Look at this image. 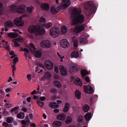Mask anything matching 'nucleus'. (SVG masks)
Wrapping results in <instances>:
<instances>
[{
	"label": "nucleus",
	"instance_id": "nucleus-31",
	"mask_svg": "<svg viewBox=\"0 0 127 127\" xmlns=\"http://www.w3.org/2000/svg\"><path fill=\"white\" fill-rule=\"evenodd\" d=\"M70 105L68 103H66L65 104V106L63 109V111L65 112H67L69 108Z\"/></svg>",
	"mask_w": 127,
	"mask_h": 127
},
{
	"label": "nucleus",
	"instance_id": "nucleus-36",
	"mask_svg": "<svg viewBox=\"0 0 127 127\" xmlns=\"http://www.w3.org/2000/svg\"><path fill=\"white\" fill-rule=\"evenodd\" d=\"M54 85L56 87L59 88H60L61 87L62 85L61 83L58 81H55L54 83Z\"/></svg>",
	"mask_w": 127,
	"mask_h": 127
},
{
	"label": "nucleus",
	"instance_id": "nucleus-21",
	"mask_svg": "<svg viewBox=\"0 0 127 127\" xmlns=\"http://www.w3.org/2000/svg\"><path fill=\"white\" fill-rule=\"evenodd\" d=\"M29 48L30 51L31 53H33L36 50V48L34 44L32 43H31L29 44Z\"/></svg>",
	"mask_w": 127,
	"mask_h": 127
},
{
	"label": "nucleus",
	"instance_id": "nucleus-8",
	"mask_svg": "<svg viewBox=\"0 0 127 127\" xmlns=\"http://www.w3.org/2000/svg\"><path fill=\"white\" fill-rule=\"evenodd\" d=\"M84 29V26L83 25H82L75 26L72 28L71 30L74 32L77 33L83 31Z\"/></svg>",
	"mask_w": 127,
	"mask_h": 127
},
{
	"label": "nucleus",
	"instance_id": "nucleus-48",
	"mask_svg": "<svg viewBox=\"0 0 127 127\" xmlns=\"http://www.w3.org/2000/svg\"><path fill=\"white\" fill-rule=\"evenodd\" d=\"M24 51L25 52V57H27L29 56L28 53L29 52V50L27 49L24 48Z\"/></svg>",
	"mask_w": 127,
	"mask_h": 127
},
{
	"label": "nucleus",
	"instance_id": "nucleus-57",
	"mask_svg": "<svg viewBox=\"0 0 127 127\" xmlns=\"http://www.w3.org/2000/svg\"><path fill=\"white\" fill-rule=\"evenodd\" d=\"M18 58L17 57H15L14 58V62L13 63L15 64L17 62V61H18Z\"/></svg>",
	"mask_w": 127,
	"mask_h": 127
},
{
	"label": "nucleus",
	"instance_id": "nucleus-9",
	"mask_svg": "<svg viewBox=\"0 0 127 127\" xmlns=\"http://www.w3.org/2000/svg\"><path fill=\"white\" fill-rule=\"evenodd\" d=\"M44 65L45 66L48 70L52 69L53 67V63L50 60L45 61L44 63Z\"/></svg>",
	"mask_w": 127,
	"mask_h": 127
},
{
	"label": "nucleus",
	"instance_id": "nucleus-4",
	"mask_svg": "<svg viewBox=\"0 0 127 127\" xmlns=\"http://www.w3.org/2000/svg\"><path fill=\"white\" fill-rule=\"evenodd\" d=\"M26 17L27 15L25 14L19 18H15L14 20V23L16 26L18 27H22L24 25V23L22 19L23 17Z\"/></svg>",
	"mask_w": 127,
	"mask_h": 127
},
{
	"label": "nucleus",
	"instance_id": "nucleus-24",
	"mask_svg": "<svg viewBox=\"0 0 127 127\" xmlns=\"http://www.w3.org/2000/svg\"><path fill=\"white\" fill-rule=\"evenodd\" d=\"M78 40L75 37H73L72 39V43L75 48H76L78 46Z\"/></svg>",
	"mask_w": 127,
	"mask_h": 127
},
{
	"label": "nucleus",
	"instance_id": "nucleus-18",
	"mask_svg": "<svg viewBox=\"0 0 127 127\" xmlns=\"http://www.w3.org/2000/svg\"><path fill=\"white\" fill-rule=\"evenodd\" d=\"M62 125V122L58 121H54L51 124V125L53 127H60Z\"/></svg>",
	"mask_w": 127,
	"mask_h": 127
},
{
	"label": "nucleus",
	"instance_id": "nucleus-10",
	"mask_svg": "<svg viewBox=\"0 0 127 127\" xmlns=\"http://www.w3.org/2000/svg\"><path fill=\"white\" fill-rule=\"evenodd\" d=\"M60 44L61 46L62 47L65 48L68 47L69 45L68 41L66 39H64L61 40Z\"/></svg>",
	"mask_w": 127,
	"mask_h": 127
},
{
	"label": "nucleus",
	"instance_id": "nucleus-16",
	"mask_svg": "<svg viewBox=\"0 0 127 127\" xmlns=\"http://www.w3.org/2000/svg\"><path fill=\"white\" fill-rule=\"evenodd\" d=\"M58 6H59V7L54 5L51 7V12L52 14H55L59 11V8L60 7H59V5Z\"/></svg>",
	"mask_w": 127,
	"mask_h": 127
},
{
	"label": "nucleus",
	"instance_id": "nucleus-43",
	"mask_svg": "<svg viewBox=\"0 0 127 127\" xmlns=\"http://www.w3.org/2000/svg\"><path fill=\"white\" fill-rule=\"evenodd\" d=\"M2 47L8 51H9L10 49V46L8 44H3Z\"/></svg>",
	"mask_w": 127,
	"mask_h": 127
},
{
	"label": "nucleus",
	"instance_id": "nucleus-58",
	"mask_svg": "<svg viewBox=\"0 0 127 127\" xmlns=\"http://www.w3.org/2000/svg\"><path fill=\"white\" fill-rule=\"evenodd\" d=\"M85 80L86 82H90V80L88 76H86L85 78Z\"/></svg>",
	"mask_w": 127,
	"mask_h": 127
},
{
	"label": "nucleus",
	"instance_id": "nucleus-34",
	"mask_svg": "<svg viewBox=\"0 0 127 127\" xmlns=\"http://www.w3.org/2000/svg\"><path fill=\"white\" fill-rule=\"evenodd\" d=\"M25 114L23 112H20L17 115V117L19 119H23L25 117Z\"/></svg>",
	"mask_w": 127,
	"mask_h": 127
},
{
	"label": "nucleus",
	"instance_id": "nucleus-46",
	"mask_svg": "<svg viewBox=\"0 0 127 127\" xmlns=\"http://www.w3.org/2000/svg\"><path fill=\"white\" fill-rule=\"evenodd\" d=\"M84 120V118L82 116H79L78 118V121L79 123H81Z\"/></svg>",
	"mask_w": 127,
	"mask_h": 127
},
{
	"label": "nucleus",
	"instance_id": "nucleus-51",
	"mask_svg": "<svg viewBox=\"0 0 127 127\" xmlns=\"http://www.w3.org/2000/svg\"><path fill=\"white\" fill-rule=\"evenodd\" d=\"M27 77L29 81H31L32 80V76L31 74H28L27 75Z\"/></svg>",
	"mask_w": 127,
	"mask_h": 127
},
{
	"label": "nucleus",
	"instance_id": "nucleus-19",
	"mask_svg": "<svg viewBox=\"0 0 127 127\" xmlns=\"http://www.w3.org/2000/svg\"><path fill=\"white\" fill-rule=\"evenodd\" d=\"M9 12H13L16 11L17 12V6L13 5L8 7Z\"/></svg>",
	"mask_w": 127,
	"mask_h": 127
},
{
	"label": "nucleus",
	"instance_id": "nucleus-42",
	"mask_svg": "<svg viewBox=\"0 0 127 127\" xmlns=\"http://www.w3.org/2000/svg\"><path fill=\"white\" fill-rule=\"evenodd\" d=\"M12 41V43H14L15 47H19L20 46V44L18 42V41L16 40V39H14Z\"/></svg>",
	"mask_w": 127,
	"mask_h": 127
},
{
	"label": "nucleus",
	"instance_id": "nucleus-44",
	"mask_svg": "<svg viewBox=\"0 0 127 127\" xmlns=\"http://www.w3.org/2000/svg\"><path fill=\"white\" fill-rule=\"evenodd\" d=\"M52 76L51 74L49 72H46L45 73V78H49Z\"/></svg>",
	"mask_w": 127,
	"mask_h": 127
},
{
	"label": "nucleus",
	"instance_id": "nucleus-17",
	"mask_svg": "<svg viewBox=\"0 0 127 127\" xmlns=\"http://www.w3.org/2000/svg\"><path fill=\"white\" fill-rule=\"evenodd\" d=\"M77 69V65L74 64H70L69 68V71L70 73L75 71Z\"/></svg>",
	"mask_w": 127,
	"mask_h": 127
},
{
	"label": "nucleus",
	"instance_id": "nucleus-45",
	"mask_svg": "<svg viewBox=\"0 0 127 127\" xmlns=\"http://www.w3.org/2000/svg\"><path fill=\"white\" fill-rule=\"evenodd\" d=\"M13 120V118L11 117H7L6 119V121L8 123H12Z\"/></svg>",
	"mask_w": 127,
	"mask_h": 127
},
{
	"label": "nucleus",
	"instance_id": "nucleus-64",
	"mask_svg": "<svg viewBox=\"0 0 127 127\" xmlns=\"http://www.w3.org/2000/svg\"><path fill=\"white\" fill-rule=\"evenodd\" d=\"M35 68L36 69L35 70V72H38V73L40 72V71H39L40 69L38 68V67H36Z\"/></svg>",
	"mask_w": 127,
	"mask_h": 127
},
{
	"label": "nucleus",
	"instance_id": "nucleus-37",
	"mask_svg": "<svg viewBox=\"0 0 127 127\" xmlns=\"http://www.w3.org/2000/svg\"><path fill=\"white\" fill-rule=\"evenodd\" d=\"M19 109L18 107H15L11 110V112L13 114H16L18 112V110Z\"/></svg>",
	"mask_w": 127,
	"mask_h": 127
},
{
	"label": "nucleus",
	"instance_id": "nucleus-47",
	"mask_svg": "<svg viewBox=\"0 0 127 127\" xmlns=\"http://www.w3.org/2000/svg\"><path fill=\"white\" fill-rule=\"evenodd\" d=\"M37 103L38 105L41 107L43 106L44 104V103L43 102L39 100H37Z\"/></svg>",
	"mask_w": 127,
	"mask_h": 127
},
{
	"label": "nucleus",
	"instance_id": "nucleus-14",
	"mask_svg": "<svg viewBox=\"0 0 127 127\" xmlns=\"http://www.w3.org/2000/svg\"><path fill=\"white\" fill-rule=\"evenodd\" d=\"M87 35L86 33H84L81 35L79 39L80 43L82 44H84L86 43L87 41L86 39V36Z\"/></svg>",
	"mask_w": 127,
	"mask_h": 127
},
{
	"label": "nucleus",
	"instance_id": "nucleus-39",
	"mask_svg": "<svg viewBox=\"0 0 127 127\" xmlns=\"http://www.w3.org/2000/svg\"><path fill=\"white\" fill-rule=\"evenodd\" d=\"M72 121V119L71 117L70 116H68L65 121V122L66 124H68L71 122Z\"/></svg>",
	"mask_w": 127,
	"mask_h": 127
},
{
	"label": "nucleus",
	"instance_id": "nucleus-56",
	"mask_svg": "<svg viewBox=\"0 0 127 127\" xmlns=\"http://www.w3.org/2000/svg\"><path fill=\"white\" fill-rule=\"evenodd\" d=\"M14 53V52L13 51H9L8 53L9 54H8V55H13Z\"/></svg>",
	"mask_w": 127,
	"mask_h": 127
},
{
	"label": "nucleus",
	"instance_id": "nucleus-11",
	"mask_svg": "<svg viewBox=\"0 0 127 127\" xmlns=\"http://www.w3.org/2000/svg\"><path fill=\"white\" fill-rule=\"evenodd\" d=\"M85 7L87 10H90L92 8H95L94 3L92 1L88 2L85 5Z\"/></svg>",
	"mask_w": 127,
	"mask_h": 127
},
{
	"label": "nucleus",
	"instance_id": "nucleus-13",
	"mask_svg": "<svg viewBox=\"0 0 127 127\" xmlns=\"http://www.w3.org/2000/svg\"><path fill=\"white\" fill-rule=\"evenodd\" d=\"M26 8V5L24 4L20 5L17 6V12L19 14H22L25 12Z\"/></svg>",
	"mask_w": 127,
	"mask_h": 127
},
{
	"label": "nucleus",
	"instance_id": "nucleus-2",
	"mask_svg": "<svg viewBox=\"0 0 127 127\" xmlns=\"http://www.w3.org/2000/svg\"><path fill=\"white\" fill-rule=\"evenodd\" d=\"M28 31L29 33L34 34L35 36H39L45 33V30L43 29L41 25H32L28 27Z\"/></svg>",
	"mask_w": 127,
	"mask_h": 127
},
{
	"label": "nucleus",
	"instance_id": "nucleus-55",
	"mask_svg": "<svg viewBox=\"0 0 127 127\" xmlns=\"http://www.w3.org/2000/svg\"><path fill=\"white\" fill-rule=\"evenodd\" d=\"M27 36L29 37L30 38L32 39L34 38V36L32 34H27Z\"/></svg>",
	"mask_w": 127,
	"mask_h": 127
},
{
	"label": "nucleus",
	"instance_id": "nucleus-22",
	"mask_svg": "<svg viewBox=\"0 0 127 127\" xmlns=\"http://www.w3.org/2000/svg\"><path fill=\"white\" fill-rule=\"evenodd\" d=\"M40 7L42 9L47 11L49 8V5L47 3H44L41 4Z\"/></svg>",
	"mask_w": 127,
	"mask_h": 127
},
{
	"label": "nucleus",
	"instance_id": "nucleus-60",
	"mask_svg": "<svg viewBox=\"0 0 127 127\" xmlns=\"http://www.w3.org/2000/svg\"><path fill=\"white\" fill-rule=\"evenodd\" d=\"M54 77L56 79H58L59 78V76L57 75H54Z\"/></svg>",
	"mask_w": 127,
	"mask_h": 127
},
{
	"label": "nucleus",
	"instance_id": "nucleus-6",
	"mask_svg": "<svg viewBox=\"0 0 127 127\" xmlns=\"http://www.w3.org/2000/svg\"><path fill=\"white\" fill-rule=\"evenodd\" d=\"M46 21L45 19L43 17H41L39 20V22L40 24L41 25V27L43 28V27H45L46 28H49L52 25V23L49 22L45 25L44 24V23Z\"/></svg>",
	"mask_w": 127,
	"mask_h": 127
},
{
	"label": "nucleus",
	"instance_id": "nucleus-40",
	"mask_svg": "<svg viewBox=\"0 0 127 127\" xmlns=\"http://www.w3.org/2000/svg\"><path fill=\"white\" fill-rule=\"evenodd\" d=\"M89 72L88 71H86V70H83L81 71V74L82 77H83L86 75L88 74Z\"/></svg>",
	"mask_w": 127,
	"mask_h": 127
},
{
	"label": "nucleus",
	"instance_id": "nucleus-3",
	"mask_svg": "<svg viewBox=\"0 0 127 127\" xmlns=\"http://www.w3.org/2000/svg\"><path fill=\"white\" fill-rule=\"evenodd\" d=\"M56 3L59 7L62 8H66L70 4V0H56Z\"/></svg>",
	"mask_w": 127,
	"mask_h": 127
},
{
	"label": "nucleus",
	"instance_id": "nucleus-23",
	"mask_svg": "<svg viewBox=\"0 0 127 127\" xmlns=\"http://www.w3.org/2000/svg\"><path fill=\"white\" fill-rule=\"evenodd\" d=\"M37 58H39L41 56L42 53L41 51L39 50L34 51V52L32 53Z\"/></svg>",
	"mask_w": 127,
	"mask_h": 127
},
{
	"label": "nucleus",
	"instance_id": "nucleus-12",
	"mask_svg": "<svg viewBox=\"0 0 127 127\" xmlns=\"http://www.w3.org/2000/svg\"><path fill=\"white\" fill-rule=\"evenodd\" d=\"M84 88L85 92L88 94H91L93 92V88L89 85H85Z\"/></svg>",
	"mask_w": 127,
	"mask_h": 127
},
{
	"label": "nucleus",
	"instance_id": "nucleus-28",
	"mask_svg": "<svg viewBox=\"0 0 127 127\" xmlns=\"http://www.w3.org/2000/svg\"><path fill=\"white\" fill-rule=\"evenodd\" d=\"M49 106L52 108H58L59 107V105L57 103L54 102H51L49 105Z\"/></svg>",
	"mask_w": 127,
	"mask_h": 127
},
{
	"label": "nucleus",
	"instance_id": "nucleus-49",
	"mask_svg": "<svg viewBox=\"0 0 127 127\" xmlns=\"http://www.w3.org/2000/svg\"><path fill=\"white\" fill-rule=\"evenodd\" d=\"M15 39H16V40L19 42H21L24 40V39L22 37L17 38Z\"/></svg>",
	"mask_w": 127,
	"mask_h": 127
},
{
	"label": "nucleus",
	"instance_id": "nucleus-5",
	"mask_svg": "<svg viewBox=\"0 0 127 127\" xmlns=\"http://www.w3.org/2000/svg\"><path fill=\"white\" fill-rule=\"evenodd\" d=\"M50 34L53 38H56L58 37L60 34L59 29L56 27H53L50 30Z\"/></svg>",
	"mask_w": 127,
	"mask_h": 127
},
{
	"label": "nucleus",
	"instance_id": "nucleus-25",
	"mask_svg": "<svg viewBox=\"0 0 127 127\" xmlns=\"http://www.w3.org/2000/svg\"><path fill=\"white\" fill-rule=\"evenodd\" d=\"M85 119L87 121H89L92 117V115L91 113L89 112L86 113L84 116Z\"/></svg>",
	"mask_w": 127,
	"mask_h": 127
},
{
	"label": "nucleus",
	"instance_id": "nucleus-52",
	"mask_svg": "<svg viewBox=\"0 0 127 127\" xmlns=\"http://www.w3.org/2000/svg\"><path fill=\"white\" fill-rule=\"evenodd\" d=\"M12 90V88H8L5 89V91L6 93H8L11 91Z\"/></svg>",
	"mask_w": 127,
	"mask_h": 127
},
{
	"label": "nucleus",
	"instance_id": "nucleus-38",
	"mask_svg": "<svg viewBox=\"0 0 127 127\" xmlns=\"http://www.w3.org/2000/svg\"><path fill=\"white\" fill-rule=\"evenodd\" d=\"M83 109L85 112H87L89 109V107L87 104H86L83 107Z\"/></svg>",
	"mask_w": 127,
	"mask_h": 127
},
{
	"label": "nucleus",
	"instance_id": "nucleus-50",
	"mask_svg": "<svg viewBox=\"0 0 127 127\" xmlns=\"http://www.w3.org/2000/svg\"><path fill=\"white\" fill-rule=\"evenodd\" d=\"M2 4L1 3H0V15L3 13V8H2Z\"/></svg>",
	"mask_w": 127,
	"mask_h": 127
},
{
	"label": "nucleus",
	"instance_id": "nucleus-20",
	"mask_svg": "<svg viewBox=\"0 0 127 127\" xmlns=\"http://www.w3.org/2000/svg\"><path fill=\"white\" fill-rule=\"evenodd\" d=\"M65 114H62L58 115L57 116V119L59 120H64L66 118Z\"/></svg>",
	"mask_w": 127,
	"mask_h": 127
},
{
	"label": "nucleus",
	"instance_id": "nucleus-32",
	"mask_svg": "<svg viewBox=\"0 0 127 127\" xmlns=\"http://www.w3.org/2000/svg\"><path fill=\"white\" fill-rule=\"evenodd\" d=\"M58 57L60 61L62 62L63 61L64 59L65 58L64 56L61 53H57Z\"/></svg>",
	"mask_w": 127,
	"mask_h": 127
},
{
	"label": "nucleus",
	"instance_id": "nucleus-61",
	"mask_svg": "<svg viewBox=\"0 0 127 127\" xmlns=\"http://www.w3.org/2000/svg\"><path fill=\"white\" fill-rule=\"evenodd\" d=\"M40 99L41 101H43L45 100L46 98L44 96H41L40 97Z\"/></svg>",
	"mask_w": 127,
	"mask_h": 127
},
{
	"label": "nucleus",
	"instance_id": "nucleus-26",
	"mask_svg": "<svg viewBox=\"0 0 127 127\" xmlns=\"http://www.w3.org/2000/svg\"><path fill=\"white\" fill-rule=\"evenodd\" d=\"M7 35L9 37L13 38L17 37L18 35V34L16 33L11 32L8 33Z\"/></svg>",
	"mask_w": 127,
	"mask_h": 127
},
{
	"label": "nucleus",
	"instance_id": "nucleus-35",
	"mask_svg": "<svg viewBox=\"0 0 127 127\" xmlns=\"http://www.w3.org/2000/svg\"><path fill=\"white\" fill-rule=\"evenodd\" d=\"M81 93L78 90H77L75 92V96L78 99H79L81 98Z\"/></svg>",
	"mask_w": 127,
	"mask_h": 127
},
{
	"label": "nucleus",
	"instance_id": "nucleus-63",
	"mask_svg": "<svg viewBox=\"0 0 127 127\" xmlns=\"http://www.w3.org/2000/svg\"><path fill=\"white\" fill-rule=\"evenodd\" d=\"M12 67L13 68L12 71H14L16 69V68L15 65H12Z\"/></svg>",
	"mask_w": 127,
	"mask_h": 127
},
{
	"label": "nucleus",
	"instance_id": "nucleus-29",
	"mask_svg": "<svg viewBox=\"0 0 127 127\" xmlns=\"http://www.w3.org/2000/svg\"><path fill=\"white\" fill-rule=\"evenodd\" d=\"M34 9V7L30 6L27 7L26 10L28 12L29 14H31L33 12Z\"/></svg>",
	"mask_w": 127,
	"mask_h": 127
},
{
	"label": "nucleus",
	"instance_id": "nucleus-41",
	"mask_svg": "<svg viewBox=\"0 0 127 127\" xmlns=\"http://www.w3.org/2000/svg\"><path fill=\"white\" fill-rule=\"evenodd\" d=\"M74 83L76 84L81 85L82 82L78 78L74 80Z\"/></svg>",
	"mask_w": 127,
	"mask_h": 127
},
{
	"label": "nucleus",
	"instance_id": "nucleus-30",
	"mask_svg": "<svg viewBox=\"0 0 127 127\" xmlns=\"http://www.w3.org/2000/svg\"><path fill=\"white\" fill-rule=\"evenodd\" d=\"M71 56L72 58H77L79 56V53L77 51L73 52L71 54Z\"/></svg>",
	"mask_w": 127,
	"mask_h": 127
},
{
	"label": "nucleus",
	"instance_id": "nucleus-7",
	"mask_svg": "<svg viewBox=\"0 0 127 127\" xmlns=\"http://www.w3.org/2000/svg\"><path fill=\"white\" fill-rule=\"evenodd\" d=\"M40 45L42 48L48 49L51 47V43L48 40H43L41 42Z\"/></svg>",
	"mask_w": 127,
	"mask_h": 127
},
{
	"label": "nucleus",
	"instance_id": "nucleus-62",
	"mask_svg": "<svg viewBox=\"0 0 127 127\" xmlns=\"http://www.w3.org/2000/svg\"><path fill=\"white\" fill-rule=\"evenodd\" d=\"M8 29L7 28L5 27L4 28L2 29V31H5V32H7L8 30Z\"/></svg>",
	"mask_w": 127,
	"mask_h": 127
},
{
	"label": "nucleus",
	"instance_id": "nucleus-1",
	"mask_svg": "<svg viewBox=\"0 0 127 127\" xmlns=\"http://www.w3.org/2000/svg\"><path fill=\"white\" fill-rule=\"evenodd\" d=\"M71 24L74 26L77 24H81L83 23L85 21L84 16L81 14V10L80 9L74 8L71 10Z\"/></svg>",
	"mask_w": 127,
	"mask_h": 127
},
{
	"label": "nucleus",
	"instance_id": "nucleus-27",
	"mask_svg": "<svg viewBox=\"0 0 127 127\" xmlns=\"http://www.w3.org/2000/svg\"><path fill=\"white\" fill-rule=\"evenodd\" d=\"M67 32V28L65 26H63L61 28V32L62 34H64L66 33Z\"/></svg>",
	"mask_w": 127,
	"mask_h": 127
},
{
	"label": "nucleus",
	"instance_id": "nucleus-59",
	"mask_svg": "<svg viewBox=\"0 0 127 127\" xmlns=\"http://www.w3.org/2000/svg\"><path fill=\"white\" fill-rule=\"evenodd\" d=\"M58 68L57 66L55 67L54 70L56 73H58Z\"/></svg>",
	"mask_w": 127,
	"mask_h": 127
},
{
	"label": "nucleus",
	"instance_id": "nucleus-33",
	"mask_svg": "<svg viewBox=\"0 0 127 127\" xmlns=\"http://www.w3.org/2000/svg\"><path fill=\"white\" fill-rule=\"evenodd\" d=\"M4 25L6 27H11L13 26V23L10 21L6 22Z\"/></svg>",
	"mask_w": 127,
	"mask_h": 127
},
{
	"label": "nucleus",
	"instance_id": "nucleus-15",
	"mask_svg": "<svg viewBox=\"0 0 127 127\" xmlns=\"http://www.w3.org/2000/svg\"><path fill=\"white\" fill-rule=\"evenodd\" d=\"M59 69L61 74L63 76H66L67 74V69L63 65H61L59 67Z\"/></svg>",
	"mask_w": 127,
	"mask_h": 127
},
{
	"label": "nucleus",
	"instance_id": "nucleus-53",
	"mask_svg": "<svg viewBox=\"0 0 127 127\" xmlns=\"http://www.w3.org/2000/svg\"><path fill=\"white\" fill-rule=\"evenodd\" d=\"M28 117V115H27V116H26L25 118V121L27 123H29L30 121V120L29 119Z\"/></svg>",
	"mask_w": 127,
	"mask_h": 127
},
{
	"label": "nucleus",
	"instance_id": "nucleus-54",
	"mask_svg": "<svg viewBox=\"0 0 127 127\" xmlns=\"http://www.w3.org/2000/svg\"><path fill=\"white\" fill-rule=\"evenodd\" d=\"M8 124L5 122H3L2 123V126L5 127H7L8 126Z\"/></svg>",
	"mask_w": 127,
	"mask_h": 127
}]
</instances>
